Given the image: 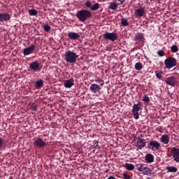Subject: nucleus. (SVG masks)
<instances>
[{"label": "nucleus", "mask_w": 179, "mask_h": 179, "mask_svg": "<svg viewBox=\"0 0 179 179\" xmlns=\"http://www.w3.org/2000/svg\"><path fill=\"white\" fill-rule=\"evenodd\" d=\"M76 17L78 18L80 22H85L92 17V13L90 10L82 9L76 13Z\"/></svg>", "instance_id": "f257e3e1"}, {"label": "nucleus", "mask_w": 179, "mask_h": 179, "mask_svg": "<svg viewBox=\"0 0 179 179\" xmlns=\"http://www.w3.org/2000/svg\"><path fill=\"white\" fill-rule=\"evenodd\" d=\"M79 58V55L71 50H67L64 54V60L66 62L69 64H76L78 59Z\"/></svg>", "instance_id": "f03ea898"}, {"label": "nucleus", "mask_w": 179, "mask_h": 179, "mask_svg": "<svg viewBox=\"0 0 179 179\" xmlns=\"http://www.w3.org/2000/svg\"><path fill=\"white\" fill-rule=\"evenodd\" d=\"M29 69L28 71H32L34 72H41L43 69V66L41 65V63L38 61H33L29 64Z\"/></svg>", "instance_id": "7ed1b4c3"}, {"label": "nucleus", "mask_w": 179, "mask_h": 179, "mask_svg": "<svg viewBox=\"0 0 179 179\" xmlns=\"http://www.w3.org/2000/svg\"><path fill=\"white\" fill-rule=\"evenodd\" d=\"M165 68L171 69L177 66V59L175 57H169L164 60Z\"/></svg>", "instance_id": "20e7f679"}, {"label": "nucleus", "mask_w": 179, "mask_h": 179, "mask_svg": "<svg viewBox=\"0 0 179 179\" xmlns=\"http://www.w3.org/2000/svg\"><path fill=\"white\" fill-rule=\"evenodd\" d=\"M47 145L45 141L43 140L42 138L38 137L34 139V146L36 149L43 148Z\"/></svg>", "instance_id": "39448f33"}, {"label": "nucleus", "mask_w": 179, "mask_h": 179, "mask_svg": "<svg viewBox=\"0 0 179 179\" xmlns=\"http://www.w3.org/2000/svg\"><path fill=\"white\" fill-rule=\"evenodd\" d=\"M103 38L105 40L110 41L111 42H115L117 40V34L115 32H106L103 34Z\"/></svg>", "instance_id": "423d86ee"}, {"label": "nucleus", "mask_w": 179, "mask_h": 179, "mask_svg": "<svg viewBox=\"0 0 179 179\" xmlns=\"http://www.w3.org/2000/svg\"><path fill=\"white\" fill-rule=\"evenodd\" d=\"M148 148L153 151L159 150L161 148V143L157 141L151 140L148 145Z\"/></svg>", "instance_id": "0eeeda50"}, {"label": "nucleus", "mask_w": 179, "mask_h": 179, "mask_svg": "<svg viewBox=\"0 0 179 179\" xmlns=\"http://www.w3.org/2000/svg\"><path fill=\"white\" fill-rule=\"evenodd\" d=\"M164 82L167 85L171 87H176V85L178 83L177 78L175 76H169L166 78Z\"/></svg>", "instance_id": "6e6552de"}, {"label": "nucleus", "mask_w": 179, "mask_h": 179, "mask_svg": "<svg viewBox=\"0 0 179 179\" xmlns=\"http://www.w3.org/2000/svg\"><path fill=\"white\" fill-rule=\"evenodd\" d=\"M134 15L138 19L145 17L146 15L145 8L144 7H140L135 10Z\"/></svg>", "instance_id": "1a4fd4ad"}, {"label": "nucleus", "mask_w": 179, "mask_h": 179, "mask_svg": "<svg viewBox=\"0 0 179 179\" xmlns=\"http://www.w3.org/2000/svg\"><path fill=\"white\" fill-rule=\"evenodd\" d=\"M36 50V46L34 45H31L23 50L24 56H28L33 54L34 51Z\"/></svg>", "instance_id": "9d476101"}, {"label": "nucleus", "mask_w": 179, "mask_h": 179, "mask_svg": "<svg viewBox=\"0 0 179 179\" xmlns=\"http://www.w3.org/2000/svg\"><path fill=\"white\" fill-rule=\"evenodd\" d=\"M147 141L145 138H138L136 141V147L139 150H142L146 146Z\"/></svg>", "instance_id": "9b49d317"}, {"label": "nucleus", "mask_w": 179, "mask_h": 179, "mask_svg": "<svg viewBox=\"0 0 179 179\" xmlns=\"http://www.w3.org/2000/svg\"><path fill=\"white\" fill-rule=\"evenodd\" d=\"M171 150L174 161L176 162H179V148H177L176 147H173L171 148Z\"/></svg>", "instance_id": "f8f14e48"}, {"label": "nucleus", "mask_w": 179, "mask_h": 179, "mask_svg": "<svg viewBox=\"0 0 179 179\" xmlns=\"http://www.w3.org/2000/svg\"><path fill=\"white\" fill-rule=\"evenodd\" d=\"M90 90L93 94H97L100 92V91L101 90V88L99 86V85L93 83L90 85Z\"/></svg>", "instance_id": "ddd939ff"}, {"label": "nucleus", "mask_w": 179, "mask_h": 179, "mask_svg": "<svg viewBox=\"0 0 179 179\" xmlns=\"http://www.w3.org/2000/svg\"><path fill=\"white\" fill-rule=\"evenodd\" d=\"M11 16L9 13H0V22L3 23L10 20Z\"/></svg>", "instance_id": "4468645a"}, {"label": "nucleus", "mask_w": 179, "mask_h": 179, "mask_svg": "<svg viewBox=\"0 0 179 179\" xmlns=\"http://www.w3.org/2000/svg\"><path fill=\"white\" fill-rule=\"evenodd\" d=\"M143 109V104L141 101H139L137 103H134V106H132V112L138 113Z\"/></svg>", "instance_id": "2eb2a0df"}, {"label": "nucleus", "mask_w": 179, "mask_h": 179, "mask_svg": "<svg viewBox=\"0 0 179 179\" xmlns=\"http://www.w3.org/2000/svg\"><path fill=\"white\" fill-rule=\"evenodd\" d=\"M145 160L148 164H152L155 162V156L152 153H148L145 156Z\"/></svg>", "instance_id": "dca6fc26"}, {"label": "nucleus", "mask_w": 179, "mask_h": 179, "mask_svg": "<svg viewBox=\"0 0 179 179\" xmlns=\"http://www.w3.org/2000/svg\"><path fill=\"white\" fill-rule=\"evenodd\" d=\"M64 87L70 89L74 85V79L70 78L68 80H66L64 83Z\"/></svg>", "instance_id": "f3484780"}, {"label": "nucleus", "mask_w": 179, "mask_h": 179, "mask_svg": "<svg viewBox=\"0 0 179 179\" xmlns=\"http://www.w3.org/2000/svg\"><path fill=\"white\" fill-rule=\"evenodd\" d=\"M69 38L71 41H76L80 38V34L76 32H69L68 33Z\"/></svg>", "instance_id": "a211bd4d"}, {"label": "nucleus", "mask_w": 179, "mask_h": 179, "mask_svg": "<svg viewBox=\"0 0 179 179\" xmlns=\"http://www.w3.org/2000/svg\"><path fill=\"white\" fill-rule=\"evenodd\" d=\"M160 141L162 143L168 145L170 143V136L168 134H163L160 138Z\"/></svg>", "instance_id": "6ab92c4d"}, {"label": "nucleus", "mask_w": 179, "mask_h": 179, "mask_svg": "<svg viewBox=\"0 0 179 179\" xmlns=\"http://www.w3.org/2000/svg\"><path fill=\"white\" fill-rule=\"evenodd\" d=\"M141 172L146 176H150L152 174V170L150 169V168L148 166H145V164H143V166Z\"/></svg>", "instance_id": "aec40b11"}, {"label": "nucleus", "mask_w": 179, "mask_h": 179, "mask_svg": "<svg viewBox=\"0 0 179 179\" xmlns=\"http://www.w3.org/2000/svg\"><path fill=\"white\" fill-rule=\"evenodd\" d=\"M144 39V34L143 33H137L134 36V41L141 42Z\"/></svg>", "instance_id": "412c9836"}, {"label": "nucleus", "mask_w": 179, "mask_h": 179, "mask_svg": "<svg viewBox=\"0 0 179 179\" xmlns=\"http://www.w3.org/2000/svg\"><path fill=\"white\" fill-rule=\"evenodd\" d=\"M44 85V81L41 79H38L35 83L36 89H41Z\"/></svg>", "instance_id": "4be33fe9"}, {"label": "nucleus", "mask_w": 179, "mask_h": 179, "mask_svg": "<svg viewBox=\"0 0 179 179\" xmlns=\"http://www.w3.org/2000/svg\"><path fill=\"white\" fill-rule=\"evenodd\" d=\"M8 141L0 137V149L7 146Z\"/></svg>", "instance_id": "5701e85b"}, {"label": "nucleus", "mask_w": 179, "mask_h": 179, "mask_svg": "<svg viewBox=\"0 0 179 179\" xmlns=\"http://www.w3.org/2000/svg\"><path fill=\"white\" fill-rule=\"evenodd\" d=\"M155 76L157 79L161 80L162 78L164 72L162 70H157L155 71Z\"/></svg>", "instance_id": "b1692460"}, {"label": "nucleus", "mask_w": 179, "mask_h": 179, "mask_svg": "<svg viewBox=\"0 0 179 179\" xmlns=\"http://www.w3.org/2000/svg\"><path fill=\"white\" fill-rule=\"evenodd\" d=\"M124 167L128 171H133L135 169V166L133 164L126 163Z\"/></svg>", "instance_id": "393cba45"}, {"label": "nucleus", "mask_w": 179, "mask_h": 179, "mask_svg": "<svg viewBox=\"0 0 179 179\" xmlns=\"http://www.w3.org/2000/svg\"><path fill=\"white\" fill-rule=\"evenodd\" d=\"M166 170L169 173H176L178 169L174 166H167Z\"/></svg>", "instance_id": "a878e982"}, {"label": "nucleus", "mask_w": 179, "mask_h": 179, "mask_svg": "<svg viewBox=\"0 0 179 179\" xmlns=\"http://www.w3.org/2000/svg\"><path fill=\"white\" fill-rule=\"evenodd\" d=\"M134 68L136 71H141L143 69V65L141 62H137L135 64Z\"/></svg>", "instance_id": "bb28decb"}, {"label": "nucleus", "mask_w": 179, "mask_h": 179, "mask_svg": "<svg viewBox=\"0 0 179 179\" xmlns=\"http://www.w3.org/2000/svg\"><path fill=\"white\" fill-rule=\"evenodd\" d=\"M118 8V4L117 3H110L108 9L112 10H116Z\"/></svg>", "instance_id": "cd10ccee"}, {"label": "nucleus", "mask_w": 179, "mask_h": 179, "mask_svg": "<svg viewBox=\"0 0 179 179\" xmlns=\"http://www.w3.org/2000/svg\"><path fill=\"white\" fill-rule=\"evenodd\" d=\"M28 14L30 16H36L38 15V10L35 9H30L28 10Z\"/></svg>", "instance_id": "c85d7f7f"}, {"label": "nucleus", "mask_w": 179, "mask_h": 179, "mask_svg": "<svg viewBox=\"0 0 179 179\" xmlns=\"http://www.w3.org/2000/svg\"><path fill=\"white\" fill-rule=\"evenodd\" d=\"M121 24L122 25V27H125L129 25V22L126 18H122Z\"/></svg>", "instance_id": "c756f323"}, {"label": "nucleus", "mask_w": 179, "mask_h": 179, "mask_svg": "<svg viewBox=\"0 0 179 179\" xmlns=\"http://www.w3.org/2000/svg\"><path fill=\"white\" fill-rule=\"evenodd\" d=\"M99 8H100V4L99 3H94L92 6V8H91V10L92 11H96L98 9H99Z\"/></svg>", "instance_id": "7c9ffc66"}, {"label": "nucleus", "mask_w": 179, "mask_h": 179, "mask_svg": "<svg viewBox=\"0 0 179 179\" xmlns=\"http://www.w3.org/2000/svg\"><path fill=\"white\" fill-rule=\"evenodd\" d=\"M171 51L172 53H177L178 52V46L177 45H173L171 48Z\"/></svg>", "instance_id": "2f4dec72"}, {"label": "nucleus", "mask_w": 179, "mask_h": 179, "mask_svg": "<svg viewBox=\"0 0 179 179\" xmlns=\"http://www.w3.org/2000/svg\"><path fill=\"white\" fill-rule=\"evenodd\" d=\"M30 107H31V110L34 112H36L38 110V106L36 104V103H31Z\"/></svg>", "instance_id": "473e14b6"}, {"label": "nucleus", "mask_w": 179, "mask_h": 179, "mask_svg": "<svg viewBox=\"0 0 179 179\" xmlns=\"http://www.w3.org/2000/svg\"><path fill=\"white\" fill-rule=\"evenodd\" d=\"M144 164H136V167L138 171L142 172Z\"/></svg>", "instance_id": "72a5a7b5"}, {"label": "nucleus", "mask_w": 179, "mask_h": 179, "mask_svg": "<svg viewBox=\"0 0 179 179\" xmlns=\"http://www.w3.org/2000/svg\"><path fill=\"white\" fill-rule=\"evenodd\" d=\"M157 55L159 57H163L166 56V53L163 50H159L157 51Z\"/></svg>", "instance_id": "f704fd0d"}, {"label": "nucleus", "mask_w": 179, "mask_h": 179, "mask_svg": "<svg viewBox=\"0 0 179 179\" xmlns=\"http://www.w3.org/2000/svg\"><path fill=\"white\" fill-rule=\"evenodd\" d=\"M43 28L45 32H49L51 30V27L49 24L43 25Z\"/></svg>", "instance_id": "c9c22d12"}, {"label": "nucleus", "mask_w": 179, "mask_h": 179, "mask_svg": "<svg viewBox=\"0 0 179 179\" xmlns=\"http://www.w3.org/2000/svg\"><path fill=\"white\" fill-rule=\"evenodd\" d=\"M85 6L87 8L91 9V8L92 7V3L91 1H87L85 3Z\"/></svg>", "instance_id": "e433bc0d"}, {"label": "nucleus", "mask_w": 179, "mask_h": 179, "mask_svg": "<svg viewBox=\"0 0 179 179\" xmlns=\"http://www.w3.org/2000/svg\"><path fill=\"white\" fill-rule=\"evenodd\" d=\"M123 179H131V176L128 173H123Z\"/></svg>", "instance_id": "4c0bfd02"}, {"label": "nucleus", "mask_w": 179, "mask_h": 179, "mask_svg": "<svg viewBox=\"0 0 179 179\" xmlns=\"http://www.w3.org/2000/svg\"><path fill=\"white\" fill-rule=\"evenodd\" d=\"M143 101L145 103H150V97L148 96L147 95H144L143 98Z\"/></svg>", "instance_id": "58836bf2"}, {"label": "nucleus", "mask_w": 179, "mask_h": 179, "mask_svg": "<svg viewBox=\"0 0 179 179\" xmlns=\"http://www.w3.org/2000/svg\"><path fill=\"white\" fill-rule=\"evenodd\" d=\"M132 113H133V115H134V118L135 120H139L140 116H139L138 112H132Z\"/></svg>", "instance_id": "ea45409f"}, {"label": "nucleus", "mask_w": 179, "mask_h": 179, "mask_svg": "<svg viewBox=\"0 0 179 179\" xmlns=\"http://www.w3.org/2000/svg\"><path fill=\"white\" fill-rule=\"evenodd\" d=\"M96 82L98 83H100L101 86H103L104 84H105L104 80H101V79L96 80Z\"/></svg>", "instance_id": "a19ab883"}, {"label": "nucleus", "mask_w": 179, "mask_h": 179, "mask_svg": "<svg viewBox=\"0 0 179 179\" xmlns=\"http://www.w3.org/2000/svg\"><path fill=\"white\" fill-rule=\"evenodd\" d=\"M156 130L160 133H163L164 132V127H157Z\"/></svg>", "instance_id": "79ce46f5"}, {"label": "nucleus", "mask_w": 179, "mask_h": 179, "mask_svg": "<svg viewBox=\"0 0 179 179\" xmlns=\"http://www.w3.org/2000/svg\"><path fill=\"white\" fill-rule=\"evenodd\" d=\"M93 145H94V147H95V148H97L99 147V141H93Z\"/></svg>", "instance_id": "37998d69"}, {"label": "nucleus", "mask_w": 179, "mask_h": 179, "mask_svg": "<svg viewBox=\"0 0 179 179\" xmlns=\"http://www.w3.org/2000/svg\"><path fill=\"white\" fill-rule=\"evenodd\" d=\"M119 2H120V5H123V3L125 2V0H118Z\"/></svg>", "instance_id": "c03bdc74"}, {"label": "nucleus", "mask_w": 179, "mask_h": 179, "mask_svg": "<svg viewBox=\"0 0 179 179\" xmlns=\"http://www.w3.org/2000/svg\"><path fill=\"white\" fill-rule=\"evenodd\" d=\"M108 179H116V178H115L113 176H110L108 178Z\"/></svg>", "instance_id": "a18cd8bd"}, {"label": "nucleus", "mask_w": 179, "mask_h": 179, "mask_svg": "<svg viewBox=\"0 0 179 179\" xmlns=\"http://www.w3.org/2000/svg\"><path fill=\"white\" fill-rule=\"evenodd\" d=\"M1 68V64H0V69Z\"/></svg>", "instance_id": "49530a36"}]
</instances>
